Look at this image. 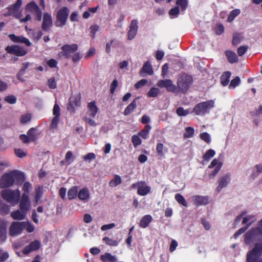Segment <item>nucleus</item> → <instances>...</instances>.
Listing matches in <instances>:
<instances>
[{
	"mask_svg": "<svg viewBox=\"0 0 262 262\" xmlns=\"http://www.w3.org/2000/svg\"><path fill=\"white\" fill-rule=\"evenodd\" d=\"M26 222H13L9 228V234L14 236L20 234L25 228Z\"/></svg>",
	"mask_w": 262,
	"mask_h": 262,
	"instance_id": "nucleus-7",
	"label": "nucleus"
},
{
	"mask_svg": "<svg viewBox=\"0 0 262 262\" xmlns=\"http://www.w3.org/2000/svg\"><path fill=\"white\" fill-rule=\"evenodd\" d=\"M69 102L74 104L75 106H79L81 104L80 96L78 95L72 96L70 97Z\"/></svg>",
	"mask_w": 262,
	"mask_h": 262,
	"instance_id": "nucleus-42",
	"label": "nucleus"
},
{
	"mask_svg": "<svg viewBox=\"0 0 262 262\" xmlns=\"http://www.w3.org/2000/svg\"><path fill=\"white\" fill-rule=\"evenodd\" d=\"M1 196L7 202L14 205L19 202L20 192L18 189L15 190L5 189L1 191Z\"/></svg>",
	"mask_w": 262,
	"mask_h": 262,
	"instance_id": "nucleus-3",
	"label": "nucleus"
},
{
	"mask_svg": "<svg viewBox=\"0 0 262 262\" xmlns=\"http://www.w3.org/2000/svg\"><path fill=\"white\" fill-rule=\"evenodd\" d=\"M152 220V217L150 215H145L140 220L139 226L142 228H145L148 226Z\"/></svg>",
	"mask_w": 262,
	"mask_h": 262,
	"instance_id": "nucleus-25",
	"label": "nucleus"
},
{
	"mask_svg": "<svg viewBox=\"0 0 262 262\" xmlns=\"http://www.w3.org/2000/svg\"><path fill=\"white\" fill-rule=\"evenodd\" d=\"M99 26L97 25H94L90 27V29L91 30L90 35L92 38H94L95 36L96 33L99 30Z\"/></svg>",
	"mask_w": 262,
	"mask_h": 262,
	"instance_id": "nucleus-60",
	"label": "nucleus"
},
{
	"mask_svg": "<svg viewBox=\"0 0 262 262\" xmlns=\"http://www.w3.org/2000/svg\"><path fill=\"white\" fill-rule=\"evenodd\" d=\"M147 80L145 79H142L138 81L134 85V87L136 89L141 88V87L145 85L147 83Z\"/></svg>",
	"mask_w": 262,
	"mask_h": 262,
	"instance_id": "nucleus-61",
	"label": "nucleus"
},
{
	"mask_svg": "<svg viewBox=\"0 0 262 262\" xmlns=\"http://www.w3.org/2000/svg\"><path fill=\"white\" fill-rule=\"evenodd\" d=\"M26 8L28 11L33 12L39 7L34 2H31L27 4Z\"/></svg>",
	"mask_w": 262,
	"mask_h": 262,
	"instance_id": "nucleus-46",
	"label": "nucleus"
},
{
	"mask_svg": "<svg viewBox=\"0 0 262 262\" xmlns=\"http://www.w3.org/2000/svg\"><path fill=\"white\" fill-rule=\"evenodd\" d=\"M121 183V179L120 176L116 174L114 176V178L113 179H112L110 182H109V185L111 187H116L119 184Z\"/></svg>",
	"mask_w": 262,
	"mask_h": 262,
	"instance_id": "nucleus-36",
	"label": "nucleus"
},
{
	"mask_svg": "<svg viewBox=\"0 0 262 262\" xmlns=\"http://www.w3.org/2000/svg\"><path fill=\"white\" fill-rule=\"evenodd\" d=\"M221 168V165H217L215 167L214 169L212 171L211 173L209 174V177L210 179H213L216 175L217 174V173L219 172Z\"/></svg>",
	"mask_w": 262,
	"mask_h": 262,
	"instance_id": "nucleus-63",
	"label": "nucleus"
},
{
	"mask_svg": "<svg viewBox=\"0 0 262 262\" xmlns=\"http://www.w3.org/2000/svg\"><path fill=\"white\" fill-rule=\"evenodd\" d=\"M242 36L239 33H235L234 34L232 39V44L236 45L238 44L242 40Z\"/></svg>",
	"mask_w": 262,
	"mask_h": 262,
	"instance_id": "nucleus-52",
	"label": "nucleus"
},
{
	"mask_svg": "<svg viewBox=\"0 0 262 262\" xmlns=\"http://www.w3.org/2000/svg\"><path fill=\"white\" fill-rule=\"evenodd\" d=\"M14 183L12 171L4 173L0 179V187L8 188L11 186Z\"/></svg>",
	"mask_w": 262,
	"mask_h": 262,
	"instance_id": "nucleus-8",
	"label": "nucleus"
},
{
	"mask_svg": "<svg viewBox=\"0 0 262 262\" xmlns=\"http://www.w3.org/2000/svg\"><path fill=\"white\" fill-rule=\"evenodd\" d=\"M10 39L15 43H23L27 46L30 47L32 45L29 40L23 36H16L14 34H9L8 36Z\"/></svg>",
	"mask_w": 262,
	"mask_h": 262,
	"instance_id": "nucleus-16",
	"label": "nucleus"
},
{
	"mask_svg": "<svg viewBox=\"0 0 262 262\" xmlns=\"http://www.w3.org/2000/svg\"><path fill=\"white\" fill-rule=\"evenodd\" d=\"M31 118V116L30 114H26L23 115L20 117V122L23 124H25L30 121Z\"/></svg>",
	"mask_w": 262,
	"mask_h": 262,
	"instance_id": "nucleus-58",
	"label": "nucleus"
},
{
	"mask_svg": "<svg viewBox=\"0 0 262 262\" xmlns=\"http://www.w3.org/2000/svg\"><path fill=\"white\" fill-rule=\"evenodd\" d=\"M143 73H146L149 75H152L154 73L151 66L148 61H146L144 64L140 72V74L142 76H144Z\"/></svg>",
	"mask_w": 262,
	"mask_h": 262,
	"instance_id": "nucleus-23",
	"label": "nucleus"
},
{
	"mask_svg": "<svg viewBox=\"0 0 262 262\" xmlns=\"http://www.w3.org/2000/svg\"><path fill=\"white\" fill-rule=\"evenodd\" d=\"M138 29V21L136 19L132 20L129 26V30L127 32V39H133L136 35Z\"/></svg>",
	"mask_w": 262,
	"mask_h": 262,
	"instance_id": "nucleus-15",
	"label": "nucleus"
},
{
	"mask_svg": "<svg viewBox=\"0 0 262 262\" xmlns=\"http://www.w3.org/2000/svg\"><path fill=\"white\" fill-rule=\"evenodd\" d=\"M19 202V209L27 213L31 207L29 196L23 194L21 199L20 198Z\"/></svg>",
	"mask_w": 262,
	"mask_h": 262,
	"instance_id": "nucleus-13",
	"label": "nucleus"
},
{
	"mask_svg": "<svg viewBox=\"0 0 262 262\" xmlns=\"http://www.w3.org/2000/svg\"><path fill=\"white\" fill-rule=\"evenodd\" d=\"M53 24L51 15L45 12L43 14V21L41 25L42 30L44 31H48L52 27Z\"/></svg>",
	"mask_w": 262,
	"mask_h": 262,
	"instance_id": "nucleus-12",
	"label": "nucleus"
},
{
	"mask_svg": "<svg viewBox=\"0 0 262 262\" xmlns=\"http://www.w3.org/2000/svg\"><path fill=\"white\" fill-rule=\"evenodd\" d=\"M69 12L70 10L67 7H63L57 11L55 21L56 27H62L66 24Z\"/></svg>",
	"mask_w": 262,
	"mask_h": 262,
	"instance_id": "nucleus-5",
	"label": "nucleus"
},
{
	"mask_svg": "<svg viewBox=\"0 0 262 262\" xmlns=\"http://www.w3.org/2000/svg\"><path fill=\"white\" fill-rule=\"evenodd\" d=\"M209 199L208 196L195 195L193 197V201L195 205L199 206L209 204Z\"/></svg>",
	"mask_w": 262,
	"mask_h": 262,
	"instance_id": "nucleus-19",
	"label": "nucleus"
},
{
	"mask_svg": "<svg viewBox=\"0 0 262 262\" xmlns=\"http://www.w3.org/2000/svg\"><path fill=\"white\" fill-rule=\"evenodd\" d=\"M194 133V129L192 127H187L185 128V133L184 134V137L185 138H191Z\"/></svg>",
	"mask_w": 262,
	"mask_h": 262,
	"instance_id": "nucleus-43",
	"label": "nucleus"
},
{
	"mask_svg": "<svg viewBox=\"0 0 262 262\" xmlns=\"http://www.w3.org/2000/svg\"><path fill=\"white\" fill-rule=\"evenodd\" d=\"M262 244L256 243L246 255L247 262H262Z\"/></svg>",
	"mask_w": 262,
	"mask_h": 262,
	"instance_id": "nucleus-4",
	"label": "nucleus"
},
{
	"mask_svg": "<svg viewBox=\"0 0 262 262\" xmlns=\"http://www.w3.org/2000/svg\"><path fill=\"white\" fill-rule=\"evenodd\" d=\"M102 241L108 246H117L118 245V242L117 240H114L107 236L103 237Z\"/></svg>",
	"mask_w": 262,
	"mask_h": 262,
	"instance_id": "nucleus-37",
	"label": "nucleus"
},
{
	"mask_svg": "<svg viewBox=\"0 0 262 262\" xmlns=\"http://www.w3.org/2000/svg\"><path fill=\"white\" fill-rule=\"evenodd\" d=\"M193 83V78L191 76L184 73L178 78L177 81L176 92L185 94L187 92Z\"/></svg>",
	"mask_w": 262,
	"mask_h": 262,
	"instance_id": "nucleus-1",
	"label": "nucleus"
},
{
	"mask_svg": "<svg viewBox=\"0 0 262 262\" xmlns=\"http://www.w3.org/2000/svg\"><path fill=\"white\" fill-rule=\"evenodd\" d=\"M27 212L23 210H17L11 213V216L15 220H23L26 216Z\"/></svg>",
	"mask_w": 262,
	"mask_h": 262,
	"instance_id": "nucleus-22",
	"label": "nucleus"
},
{
	"mask_svg": "<svg viewBox=\"0 0 262 262\" xmlns=\"http://www.w3.org/2000/svg\"><path fill=\"white\" fill-rule=\"evenodd\" d=\"M164 145L161 143H157L156 145L157 154L158 156L163 157L164 153L163 152Z\"/></svg>",
	"mask_w": 262,
	"mask_h": 262,
	"instance_id": "nucleus-47",
	"label": "nucleus"
},
{
	"mask_svg": "<svg viewBox=\"0 0 262 262\" xmlns=\"http://www.w3.org/2000/svg\"><path fill=\"white\" fill-rule=\"evenodd\" d=\"M100 259L103 262L110 261V262H116L117 258L115 256L112 255L109 253H105L104 254L100 256Z\"/></svg>",
	"mask_w": 262,
	"mask_h": 262,
	"instance_id": "nucleus-30",
	"label": "nucleus"
},
{
	"mask_svg": "<svg viewBox=\"0 0 262 262\" xmlns=\"http://www.w3.org/2000/svg\"><path fill=\"white\" fill-rule=\"evenodd\" d=\"M176 4L180 5L182 9L185 11L188 6V2L187 0H177Z\"/></svg>",
	"mask_w": 262,
	"mask_h": 262,
	"instance_id": "nucleus-57",
	"label": "nucleus"
},
{
	"mask_svg": "<svg viewBox=\"0 0 262 262\" xmlns=\"http://www.w3.org/2000/svg\"><path fill=\"white\" fill-rule=\"evenodd\" d=\"M214 31L216 35H221L224 31V27L221 24H217L214 28Z\"/></svg>",
	"mask_w": 262,
	"mask_h": 262,
	"instance_id": "nucleus-53",
	"label": "nucleus"
},
{
	"mask_svg": "<svg viewBox=\"0 0 262 262\" xmlns=\"http://www.w3.org/2000/svg\"><path fill=\"white\" fill-rule=\"evenodd\" d=\"M150 187L147 186L145 181H140L139 186L137 190V193L141 196L147 194L150 191Z\"/></svg>",
	"mask_w": 262,
	"mask_h": 262,
	"instance_id": "nucleus-17",
	"label": "nucleus"
},
{
	"mask_svg": "<svg viewBox=\"0 0 262 262\" xmlns=\"http://www.w3.org/2000/svg\"><path fill=\"white\" fill-rule=\"evenodd\" d=\"M27 135L29 137V139L32 142H34L37 140V134L36 129L34 127L31 128L27 133Z\"/></svg>",
	"mask_w": 262,
	"mask_h": 262,
	"instance_id": "nucleus-32",
	"label": "nucleus"
},
{
	"mask_svg": "<svg viewBox=\"0 0 262 262\" xmlns=\"http://www.w3.org/2000/svg\"><path fill=\"white\" fill-rule=\"evenodd\" d=\"M201 140L205 141L207 144H210L211 141L210 135L207 132L201 133L199 135Z\"/></svg>",
	"mask_w": 262,
	"mask_h": 262,
	"instance_id": "nucleus-41",
	"label": "nucleus"
},
{
	"mask_svg": "<svg viewBox=\"0 0 262 262\" xmlns=\"http://www.w3.org/2000/svg\"><path fill=\"white\" fill-rule=\"evenodd\" d=\"M15 155L20 158H24L27 156V153L20 148H16L14 149Z\"/></svg>",
	"mask_w": 262,
	"mask_h": 262,
	"instance_id": "nucleus-56",
	"label": "nucleus"
},
{
	"mask_svg": "<svg viewBox=\"0 0 262 262\" xmlns=\"http://www.w3.org/2000/svg\"><path fill=\"white\" fill-rule=\"evenodd\" d=\"M214 101L209 100L197 104L193 108L192 112L197 116H203L209 113L210 110L214 107Z\"/></svg>",
	"mask_w": 262,
	"mask_h": 262,
	"instance_id": "nucleus-2",
	"label": "nucleus"
},
{
	"mask_svg": "<svg viewBox=\"0 0 262 262\" xmlns=\"http://www.w3.org/2000/svg\"><path fill=\"white\" fill-rule=\"evenodd\" d=\"M4 100L7 103L13 104L16 102L17 98L14 95H11L5 97Z\"/></svg>",
	"mask_w": 262,
	"mask_h": 262,
	"instance_id": "nucleus-51",
	"label": "nucleus"
},
{
	"mask_svg": "<svg viewBox=\"0 0 262 262\" xmlns=\"http://www.w3.org/2000/svg\"><path fill=\"white\" fill-rule=\"evenodd\" d=\"M151 129V126L149 125H146L144 126L140 132L138 133V135L143 139H146L148 138L149 133Z\"/></svg>",
	"mask_w": 262,
	"mask_h": 262,
	"instance_id": "nucleus-28",
	"label": "nucleus"
},
{
	"mask_svg": "<svg viewBox=\"0 0 262 262\" xmlns=\"http://www.w3.org/2000/svg\"><path fill=\"white\" fill-rule=\"evenodd\" d=\"M139 135H133L132 137V142L134 146L136 148L142 143V141L139 137Z\"/></svg>",
	"mask_w": 262,
	"mask_h": 262,
	"instance_id": "nucleus-45",
	"label": "nucleus"
},
{
	"mask_svg": "<svg viewBox=\"0 0 262 262\" xmlns=\"http://www.w3.org/2000/svg\"><path fill=\"white\" fill-rule=\"evenodd\" d=\"M241 12V10L238 9H236L234 10H232L229 15L227 17V21L228 22H231Z\"/></svg>",
	"mask_w": 262,
	"mask_h": 262,
	"instance_id": "nucleus-34",
	"label": "nucleus"
},
{
	"mask_svg": "<svg viewBox=\"0 0 262 262\" xmlns=\"http://www.w3.org/2000/svg\"><path fill=\"white\" fill-rule=\"evenodd\" d=\"M175 199L180 204L185 206H187V203L184 197L181 194L177 193L175 195Z\"/></svg>",
	"mask_w": 262,
	"mask_h": 262,
	"instance_id": "nucleus-39",
	"label": "nucleus"
},
{
	"mask_svg": "<svg viewBox=\"0 0 262 262\" xmlns=\"http://www.w3.org/2000/svg\"><path fill=\"white\" fill-rule=\"evenodd\" d=\"M95 103V101H94L89 103L88 105V108L89 111V115L93 118L95 117L98 111V108Z\"/></svg>",
	"mask_w": 262,
	"mask_h": 262,
	"instance_id": "nucleus-24",
	"label": "nucleus"
},
{
	"mask_svg": "<svg viewBox=\"0 0 262 262\" xmlns=\"http://www.w3.org/2000/svg\"><path fill=\"white\" fill-rule=\"evenodd\" d=\"M248 47L247 46H243L238 48L237 52L239 56H243L247 52Z\"/></svg>",
	"mask_w": 262,
	"mask_h": 262,
	"instance_id": "nucleus-59",
	"label": "nucleus"
},
{
	"mask_svg": "<svg viewBox=\"0 0 262 262\" xmlns=\"http://www.w3.org/2000/svg\"><path fill=\"white\" fill-rule=\"evenodd\" d=\"M231 73L229 71L224 72L221 76V83L223 86L228 85Z\"/></svg>",
	"mask_w": 262,
	"mask_h": 262,
	"instance_id": "nucleus-29",
	"label": "nucleus"
},
{
	"mask_svg": "<svg viewBox=\"0 0 262 262\" xmlns=\"http://www.w3.org/2000/svg\"><path fill=\"white\" fill-rule=\"evenodd\" d=\"M225 54L229 63H234L238 61V57L235 52L230 50H227L225 51Z\"/></svg>",
	"mask_w": 262,
	"mask_h": 262,
	"instance_id": "nucleus-21",
	"label": "nucleus"
},
{
	"mask_svg": "<svg viewBox=\"0 0 262 262\" xmlns=\"http://www.w3.org/2000/svg\"><path fill=\"white\" fill-rule=\"evenodd\" d=\"M5 50L8 53L14 54L17 56H24L27 53V51L24 48L17 45L8 46Z\"/></svg>",
	"mask_w": 262,
	"mask_h": 262,
	"instance_id": "nucleus-10",
	"label": "nucleus"
},
{
	"mask_svg": "<svg viewBox=\"0 0 262 262\" xmlns=\"http://www.w3.org/2000/svg\"><path fill=\"white\" fill-rule=\"evenodd\" d=\"M176 113L179 116H186L189 112L188 110H184L182 107H179L176 110Z\"/></svg>",
	"mask_w": 262,
	"mask_h": 262,
	"instance_id": "nucleus-49",
	"label": "nucleus"
},
{
	"mask_svg": "<svg viewBox=\"0 0 262 262\" xmlns=\"http://www.w3.org/2000/svg\"><path fill=\"white\" fill-rule=\"evenodd\" d=\"M255 168H256V172H253L251 175V177L253 179H255L259 173L262 172V164L256 165Z\"/></svg>",
	"mask_w": 262,
	"mask_h": 262,
	"instance_id": "nucleus-50",
	"label": "nucleus"
},
{
	"mask_svg": "<svg viewBox=\"0 0 262 262\" xmlns=\"http://www.w3.org/2000/svg\"><path fill=\"white\" fill-rule=\"evenodd\" d=\"M139 98L137 97L133 100V101L125 108L123 114L125 116H127L132 113L137 107L136 100Z\"/></svg>",
	"mask_w": 262,
	"mask_h": 262,
	"instance_id": "nucleus-26",
	"label": "nucleus"
},
{
	"mask_svg": "<svg viewBox=\"0 0 262 262\" xmlns=\"http://www.w3.org/2000/svg\"><path fill=\"white\" fill-rule=\"evenodd\" d=\"M215 154V152L213 149H209L203 155V160L205 161H209L211 158L214 156Z\"/></svg>",
	"mask_w": 262,
	"mask_h": 262,
	"instance_id": "nucleus-35",
	"label": "nucleus"
},
{
	"mask_svg": "<svg viewBox=\"0 0 262 262\" xmlns=\"http://www.w3.org/2000/svg\"><path fill=\"white\" fill-rule=\"evenodd\" d=\"M42 188L40 186L38 187L35 189V194L34 196V202L36 204H37L39 201L42 196V192H41Z\"/></svg>",
	"mask_w": 262,
	"mask_h": 262,
	"instance_id": "nucleus-40",
	"label": "nucleus"
},
{
	"mask_svg": "<svg viewBox=\"0 0 262 262\" xmlns=\"http://www.w3.org/2000/svg\"><path fill=\"white\" fill-rule=\"evenodd\" d=\"M240 82L241 79L238 76H236L231 81L230 83V87L235 88L239 84Z\"/></svg>",
	"mask_w": 262,
	"mask_h": 262,
	"instance_id": "nucleus-55",
	"label": "nucleus"
},
{
	"mask_svg": "<svg viewBox=\"0 0 262 262\" xmlns=\"http://www.w3.org/2000/svg\"><path fill=\"white\" fill-rule=\"evenodd\" d=\"M40 246V242L38 240H35L24 248L23 253L25 255H28L32 251L38 250Z\"/></svg>",
	"mask_w": 262,
	"mask_h": 262,
	"instance_id": "nucleus-14",
	"label": "nucleus"
},
{
	"mask_svg": "<svg viewBox=\"0 0 262 262\" xmlns=\"http://www.w3.org/2000/svg\"><path fill=\"white\" fill-rule=\"evenodd\" d=\"M48 84L50 89H54L57 87L55 78L54 77L50 78L48 81Z\"/></svg>",
	"mask_w": 262,
	"mask_h": 262,
	"instance_id": "nucleus-62",
	"label": "nucleus"
},
{
	"mask_svg": "<svg viewBox=\"0 0 262 262\" xmlns=\"http://www.w3.org/2000/svg\"><path fill=\"white\" fill-rule=\"evenodd\" d=\"M262 234V219L258 222V227L252 228L245 234L246 243L250 242L256 235Z\"/></svg>",
	"mask_w": 262,
	"mask_h": 262,
	"instance_id": "nucleus-6",
	"label": "nucleus"
},
{
	"mask_svg": "<svg viewBox=\"0 0 262 262\" xmlns=\"http://www.w3.org/2000/svg\"><path fill=\"white\" fill-rule=\"evenodd\" d=\"M160 93V90L158 88H151L148 91L147 96L149 97H156Z\"/></svg>",
	"mask_w": 262,
	"mask_h": 262,
	"instance_id": "nucleus-44",
	"label": "nucleus"
},
{
	"mask_svg": "<svg viewBox=\"0 0 262 262\" xmlns=\"http://www.w3.org/2000/svg\"><path fill=\"white\" fill-rule=\"evenodd\" d=\"M31 184L29 182H26L24 184L23 187V190L24 191V193L23 194H25L27 196H29L30 193V189L31 188Z\"/></svg>",
	"mask_w": 262,
	"mask_h": 262,
	"instance_id": "nucleus-54",
	"label": "nucleus"
},
{
	"mask_svg": "<svg viewBox=\"0 0 262 262\" xmlns=\"http://www.w3.org/2000/svg\"><path fill=\"white\" fill-rule=\"evenodd\" d=\"M12 173L13 174V179L14 181H16L17 184H21L24 182L25 177L23 172L17 170H14L12 171Z\"/></svg>",
	"mask_w": 262,
	"mask_h": 262,
	"instance_id": "nucleus-20",
	"label": "nucleus"
},
{
	"mask_svg": "<svg viewBox=\"0 0 262 262\" xmlns=\"http://www.w3.org/2000/svg\"><path fill=\"white\" fill-rule=\"evenodd\" d=\"M78 49V46L75 43L64 45L61 48V54L66 59H69L71 57V54L76 52Z\"/></svg>",
	"mask_w": 262,
	"mask_h": 262,
	"instance_id": "nucleus-9",
	"label": "nucleus"
},
{
	"mask_svg": "<svg viewBox=\"0 0 262 262\" xmlns=\"http://www.w3.org/2000/svg\"><path fill=\"white\" fill-rule=\"evenodd\" d=\"M78 198L82 201H87L90 198L89 191L87 188H83L78 192Z\"/></svg>",
	"mask_w": 262,
	"mask_h": 262,
	"instance_id": "nucleus-27",
	"label": "nucleus"
},
{
	"mask_svg": "<svg viewBox=\"0 0 262 262\" xmlns=\"http://www.w3.org/2000/svg\"><path fill=\"white\" fill-rule=\"evenodd\" d=\"M10 208L9 206L5 204H2L0 206V212L2 215H7L9 213Z\"/></svg>",
	"mask_w": 262,
	"mask_h": 262,
	"instance_id": "nucleus-48",
	"label": "nucleus"
},
{
	"mask_svg": "<svg viewBox=\"0 0 262 262\" xmlns=\"http://www.w3.org/2000/svg\"><path fill=\"white\" fill-rule=\"evenodd\" d=\"M180 9L178 6H176L171 9L169 11V14L170 16H177L179 14Z\"/></svg>",
	"mask_w": 262,
	"mask_h": 262,
	"instance_id": "nucleus-64",
	"label": "nucleus"
},
{
	"mask_svg": "<svg viewBox=\"0 0 262 262\" xmlns=\"http://www.w3.org/2000/svg\"><path fill=\"white\" fill-rule=\"evenodd\" d=\"M230 180V174L228 173L222 177L219 181V185L216 188L217 191L220 192L223 188L226 187Z\"/></svg>",
	"mask_w": 262,
	"mask_h": 262,
	"instance_id": "nucleus-18",
	"label": "nucleus"
},
{
	"mask_svg": "<svg viewBox=\"0 0 262 262\" xmlns=\"http://www.w3.org/2000/svg\"><path fill=\"white\" fill-rule=\"evenodd\" d=\"M251 225V223L247 224L245 226L239 229L234 234V237L237 238L241 234L244 233Z\"/></svg>",
	"mask_w": 262,
	"mask_h": 262,
	"instance_id": "nucleus-38",
	"label": "nucleus"
},
{
	"mask_svg": "<svg viewBox=\"0 0 262 262\" xmlns=\"http://www.w3.org/2000/svg\"><path fill=\"white\" fill-rule=\"evenodd\" d=\"M157 85L160 88H166L168 92H176V85L172 83L170 79L160 80L158 81Z\"/></svg>",
	"mask_w": 262,
	"mask_h": 262,
	"instance_id": "nucleus-11",
	"label": "nucleus"
},
{
	"mask_svg": "<svg viewBox=\"0 0 262 262\" xmlns=\"http://www.w3.org/2000/svg\"><path fill=\"white\" fill-rule=\"evenodd\" d=\"M7 233V225L6 224L2 222L0 223V239H5L6 238Z\"/></svg>",
	"mask_w": 262,
	"mask_h": 262,
	"instance_id": "nucleus-31",
	"label": "nucleus"
},
{
	"mask_svg": "<svg viewBox=\"0 0 262 262\" xmlns=\"http://www.w3.org/2000/svg\"><path fill=\"white\" fill-rule=\"evenodd\" d=\"M77 195V188L76 186L71 187L68 191V196L69 200L75 199Z\"/></svg>",
	"mask_w": 262,
	"mask_h": 262,
	"instance_id": "nucleus-33",
	"label": "nucleus"
}]
</instances>
